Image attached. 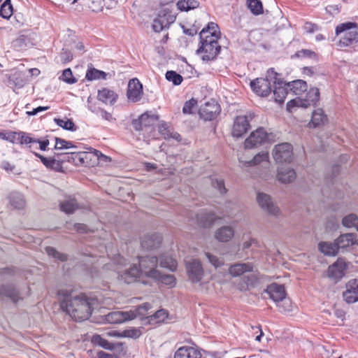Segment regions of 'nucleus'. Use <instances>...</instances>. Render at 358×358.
I'll return each mask as SVG.
<instances>
[{"label":"nucleus","mask_w":358,"mask_h":358,"mask_svg":"<svg viewBox=\"0 0 358 358\" xmlns=\"http://www.w3.org/2000/svg\"><path fill=\"white\" fill-rule=\"evenodd\" d=\"M247 3L252 14L257 15L262 13L263 6L259 0H248Z\"/></svg>","instance_id":"obj_44"},{"label":"nucleus","mask_w":358,"mask_h":358,"mask_svg":"<svg viewBox=\"0 0 358 358\" xmlns=\"http://www.w3.org/2000/svg\"><path fill=\"white\" fill-rule=\"evenodd\" d=\"M303 29L307 33L311 34L320 30V27L312 22H306L304 24Z\"/></svg>","instance_id":"obj_62"},{"label":"nucleus","mask_w":358,"mask_h":358,"mask_svg":"<svg viewBox=\"0 0 358 358\" xmlns=\"http://www.w3.org/2000/svg\"><path fill=\"white\" fill-rule=\"evenodd\" d=\"M0 296L8 298L13 302H17L19 299H22L18 290L11 285H2L0 287Z\"/></svg>","instance_id":"obj_26"},{"label":"nucleus","mask_w":358,"mask_h":358,"mask_svg":"<svg viewBox=\"0 0 358 358\" xmlns=\"http://www.w3.org/2000/svg\"><path fill=\"white\" fill-rule=\"evenodd\" d=\"M271 136L272 134L267 133L264 128L259 127L246 138L244 143L245 148L251 149L262 145L266 142L271 141Z\"/></svg>","instance_id":"obj_8"},{"label":"nucleus","mask_w":358,"mask_h":358,"mask_svg":"<svg viewBox=\"0 0 358 358\" xmlns=\"http://www.w3.org/2000/svg\"><path fill=\"white\" fill-rule=\"evenodd\" d=\"M320 98V90L317 87H311L306 95V99H301L299 97L293 99L287 103V109L292 112L295 107L307 108L310 106H315Z\"/></svg>","instance_id":"obj_6"},{"label":"nucleus","mask_w":358,"mask_h":358,"mask_svg":"<svg viewBox=\"0 0 358 358\" xmlns=\"http://www.w3.org/2000/svg\"><path fill=\"white\" fill-rule=\"evenodd\" d=\"M34 155L48 169L59 171L62 169V163L55 157H45L38 152H34Z\"/></svg>","instance_id":"obj_27"},{"label":"nucleus","mask_w":358,"mask_h":358,"mask_svg":"<svg viewBox=\"0 0 358 358\" xmlns=\"http://www.w3.org/2000/svg\"><path fill=\"white\" fill-rule=\"evenodd\" d=\"M275 303L279 308V311L281 313H289L292 310L293 306L292 301L289 299L286 298V296Z\"/></svg>","instance_id":"obj_49"},{"label":"nucleus","mask_w":358,"mask_h":358,"mask_svg":"<svg viewBox=\"0 0 358 358\" xmlns=\"http://www.w3.org/2000/svg\"><path fill=\"white\" fill-rule=\"evenodd\" d=\"M134 313L129 311H115L106 315V320L108 323L118 324L132 320Z\"/></svg>","instance_id":"obj_18"},{"label":"nucleus","mask_w":358,"mask_h":358,"mask_svg":"<svg viewBox=\"0 0 358 358\" xmlns=\"http://www.w3.org/2000/svg\"><path fill=\"white\" fill-rule=\"evenodd\" d=\"M335 34L340 36L337 43L339 48L352 46L358 43V24L352 22L341 23L336 27Z\"/></svg>","instance_id":"obj_3"},{"label":"nucleus","mask_w":358,"mask_h":358,"mask_svg":"<svg viewBox=\"0 0 358 358\" xmlns=\"http://www.w3.org/2000/svg\"><path fill=\"white\" fill-rule=\"evenodd\" d=\"M319 249L325 255L335 256L338 252V248L336 242H321L319 243Z\"/></svg>","instance_id":"obj_33"},{"label":"nucleus","mask_w":358,"mask_h":358,"mask_svg":"<svg viewBox=\"0 0 358 358\" xmlns=\"http://www.w3.org/2000/svg\"><path fill=\"white\" fill-rule=\"evenodd\" d=\"M222 217L217 215L213 211L202 210L196 214V219L200 226L206 228L210 227L217 219L222 218Z\"/></svg>","instance_id":"obj_17"},{"label":"nucleus","mask_w":358,"mask_h":358,"mask_svg":"<svg viewBox=\"0 0 358 358\" xmlns=\"http://www.w3.org/2000/svg\"><path fill=\"white\" fill-rule=\"evenodd\" d=\"M273 157L277 163H290L293 157V148L289 143H283L275 145Z\"/></svg>","instance_id":"obj_9"},{"label":"nucleus","mask_w":358,"mask_h":358,"mask_svg":"<svg viewBox=\"0 0 358 358\" xmlns=\"http://www.w3.org/2000/svg\"><path fill=\"white\" fill-rule=\"evenodd\" d=\"M45 250L48 256L52 257L55 259L59 260L61 262H65L67 260V256L65 254L59 252L54 248L47 247Z\"/></svg>","instance_id":"obj_51"},{"label":"nucleus","mask_w":358,"mask_h":358,"mask_svg":"<svg viewBox=\"0 0 358 358\" xmlns=\"http://www.w3.org/2000/svg\"><path fill=\"white\" fill-rule=\"evenodd\" d=\"M287 86L289 92L295 95L301 94L303 92H306L308 88L306 82L303 80H295L289 82L287 83Z\"/></svg>","instance_id":"obj_29"},{"label":"nucleus","mask_w":358,"mask_h":358,"mask_svg":"<svg viewBox=\"0 0 358 358\" xmlns=\"http://www.w3.org/2000/svg\"><path fill=\"white\" fill-rule=\"evenodd\" d=\"M13 14V6L10 0H5L0 8V16L8 19Z\"/></svg>","instance_id":"obj_48"},{"label":"nucleus","mask_w":358,"mask_h":358,"mask_svg":"<svg viewBox=\"0 0 358 358\" xmlns=\"http://www.w3.org/2000/svg\"><path fill=\"white\" fill-rule=\"evenodd\" d=\"M197 101L192 99L186 101L182 108V112L185 114H191L192 113V108L196 105Z\"/></svg>","instance_id":"obj_59"},{"label":"nucleus","mask_w":358,"mask_h":358,"mask_svg":"<svg viewBox=\"0 0 358 358\" xmlns=\"http://www.w3.org/2000/svg\"><path fill=\"white\" fill-rule=\"evenodd\" d=\"M74 147L75 146L71 141H68L58 137L55 138V150L68 149Z\"/></svg>","instance_id":"obj_55"},{"label":"nucleus","mask_w":358,"mask_h":358,"mask_svg":"<svg viewBox=\"0 0 358 358\" xmlns=\"http://www.w3.org/2000/svg\"><path fill=\"white\" fill-rule=\"evenodd\" d=\"M159 131L161 134L164 137V138H170L171 132L168 129V127L166 124H162L159 126Z\"/></svg>","instance_id":"obj_64"},{"label":"nucleus","mask_w":358,"mask_h":358,"mask_svg":"<svg viewBox=\"0 0 358 358\" xmlns=\"http://www.w3.org/2000/svg\"><path fill=\"white\" fill-rule=\"evenodd\" d=\"M162 238L158 234H152L144 236L142 239L141 247L146 250H153L159 246L162 243Z\"/></svg>","instance_id":"obj_22"},{"label":"nucleus","mask_w":358,"mask_h":358,"mask_svg":"<svg viewBox=\"0 0 358 358\" xmlns=\"http://www.w3.org/2000/svg\"><path fill=\"white\" fill-rule=\"evenodd\" d=\"M201 352L196 348L189 346H182L175 352L174 358H201Z\"/></svg>","instance_id":"obj_23"},{"label":"nucleus","mask_w":358,"mask_h":358,"mask_svg":"<svg viewBox=\"0 0 358 358\" xmlns=\"http://www.w3.org/2000/svg\"><path fill=\"white\" fill-rule=\"evenodd\" d=\"M355 235L354 234L348 233L341 234L336 241V243L339 248H345L354 243H356Z\"/></svg>","instance_id":"obj_31"},{"label":"nucleus","mask_w":358,"mask_h":358,"mask_svg":"<svg viewBox=\"0 0 358 358\" xmlns=\"http://www.w3.org/2000/svg\"><path fill=\"white\" fill-rule=\"evenodd\" d=\"M346 264L343 259H338L328 268V276L334 279H341L344 275Z\"/></svg>","instance_id":"obj_20"},{"label":"nucleus","mask_w":358,"mask_h":358,"mask_svg":"<svg viewBox=\"0 0 358 358\" xmlns=\"http://www.w3.org/2000/svg\"><path fill=\"white\" fill-rule=\"evenodd\" d=\"M185 268L188 278L192 282L196 283L202 280L204 270L199 260L192 259L186 262Z\"/></svg>","instance_id":"obj_11"},{"label":"nucleus","mask_w":358,"mask_h":358,"mask_svg":"<svg viewBox=\"0 0 358 358\" xmlns=\"http://www.w3.org/2000/svg\"><path fill=\"white\" fill-rule=\"evenodd\" d=\"M327 122V117L321 108H317L313 112L311 122L310 124L313 127L324 125Z\"/></svg>","instance_id":"obj_30"},{"label":"nucleus","mask_w":358,"mask_h":358,"mask_svg":"<svg viewBox=\"0 0 358 358\" xmlns=\"http://www.w3.org/2000/svg\"><path fill=\"white\" fill-rule=\"evenodd\" d=\"M168 317V313L164 309H160L157 310L155 313L152 315H150L147 318L148 319V322L150 324H157L163 322Z\"/></svg>","instance_id":"obj_37"},{"label":"nucleus","mask_w":358,"mask_h":358,"mask_svg":"<svg viewBox=\"0 0 358 358\" xmlns=\"http://www.w3.org/2000/svg\"><path fill=\"white\" fill-rule=\"evenodd\" d=\"M127 95V98L133 102L141 100L143 95V85L137 78L129 80Z\"/></svg>","instance_id":"obj_15"},{"label":"nucleus","mask_w":358,"mask_h":358,"mask_svg":"<svg viewBox=\"0 0 358 358\" xmlns=\"http://www.w3.org/2000/svg\"><path fill=\"white\" fill-rule=\"evenodd\" d=\"M266 292L275 303L279 302L280 299L285 298L286 296L284 286L277 283H272L268 285L266 289Z\"/></svg>","instance_id":"obj_19"},{"label":"nucleus","mask_w":358,"mask_h":358,"mask_svg":"<svg viewBox=\"0 0 358 358\" xmlns=\"http://www.w3.org/2000/svg\"><path fill=\"white\" fill-rule=\"evenodd\" d=\"M296 177L295 171L289 167H280L278 170V180L282 183L293 182Z\"/></svg>","instance_id":"obj_24"},{"label":"nucleus","mask_w":358,"mask_h":358,"mask_svg":"<svg viewBox=\"0 0 358 358\" xmlns=\"http://www.w3.org/2000/svg\"><path fill=\"white\" fill-rule=\"evenodd\" d=\"M106 76L107 74L106 72L92 68L87 71L85 78L88 80H106Z\"/></svg>","instance_id":"obj_39"},{"label":"nucleus","mask_w":358,"mask_h":358,"mask_svg":"<svg viewBox=\"0 0 358 358\" xmlns=\"http://www.w3.org/2000/svg\"><path fill=\"white\" fill-rule=\"evenodd\" d=\"M253 117L254 114L252 113L236 117L232 128L233 136L239 138L244 135L250 129V122Z\"/></svg>","instance_id":"obj_10"},{"label":"nucleus","mask_w":358,"mask_h":358,"mask_svg":"<svg viewBox=\"0 0 358 358\" xmlns=\"http://www.w3.org/2000/svg\"><path fill=\"white\" fill-rule=\"evenodd\" d=\"M269 155L268 152H262L256 155L250 161L245 162L248 166H252L263 164V166H268L269 164Z\"/></svg>","instance_id":"obj_32"},{"label":"nucleus","mask_w":358,"mask_h":358,"mask_svg":"<svg viewBox=\"0 0 358 358\" xmlns=\"http://www.w3.org/2000/svg\"><path fill=\"white\" fill-rule=\"evenodd\" d=\"M167 22H164V17L159 15L155 19L152 24V29L155 32H160L165 28H168Z\"/></svg>","instance_id":"obj_54"},{"label":"nucleus","mask_w":358,"mask_h":358,"mask_svg":"<svg viewBox=\"0 0 358 358\" xmlns=\"http://www.w3.org/2000/svg\"><path fill=\"white\" fill-rule=\"evenodd\" d=\"M218 26L217 24L214 22H210L208 23L206 28H203L200 34H199V38L201 40H203V38H206V36H215V37H217V31L218 30Z\"/></svg>","instance_id":"obj_40"},{"label":"nucleus","mask_w":358,"mask_h":358,"mask_svg":"<svg viewBox=\"0 0 358 358\" xmlns=\"http://www.w3.org/2000/svg\"><path fill=\"white\" fill-rule=\"evenodd\" d=\"M257 281V278L254 274L247 275L244 277V282L238 286V288L241 290H246L248 287H254Z\"/></svg>","instance_id":"obj_50"},{"label":"nucleus","mask_w":358,"mask_h":358,"mask_svg":"<svg viewBox=\"0 0 358 358\" xmlns=\"http://www.w3.org/2000/svg\"><path fill=\"white\" fill-rule=\"evenodd\" d=\"M346 289L343 293V297L348 303L358 301V279H352L346 284Z\"/></svg>","instance_id":"obj_16"},{"label":"nucleus","mask_w":358,"mask_h":358,"mask_svg":"<svg viewBox=\"0 0 358 358\" xmlns=\"http://www.w3.org/2000/svg\"><path fill=\"white\" fill-rule=\"evenodd\" d=\"M176 6L178 9L181 11H189L199 7V3L196 0H180Z\"/></svg>","instance_id":"obj_36"},{"label":"nucleus","mask_w":358,"mask_h":358,"mask_svg":"<svg viewBox=\"0 0 358 358\" xmlns=\"http://www.w3.org/2000/svg\"><path fill=\"white\" fill-rule=\"evenodd\" d=\"M220 113V105L214 100L206 102L199 111V115L205 120H214Z\"/></svg>","instance_id":"obj_13"},{"label":"nucleus","mask_w":358,"mask_h":358,"mask_svg":"<svg viewBox=\"0 0 358 358\" xmlns=\"http://www.w3.org/2000/svg\"><path fill=\"white\" fill-rule=\"evenodd\" d=\"M58 296L61 300L62 308L75 321L86 320L91 315L95 299L83 294L73 296L72 290L69 289L59 290Z\"/></svg>","instance_id":"obj_1"},{"label":"nucleus","mask_w":358,"mask_h":358,"mask_svg":"<svg viewBox=\"0 0 358 358\" xmlns=\"http://www.w3.org/2000/svg\"><path fill=\"white\" fill-rule=\"evenodd\" d=\"M78 208L77 203L74 199H70L62 202L60 208L67 214H71Z\"/></svg>","instance_id":"obj_47"},{"label":"nucleus","mask_w":358,"mask_h":358,"mask_svg":"<svg viewBox=\"0 0 358 358\" xmlns=\"http://www.w3.org/2000/svg\"><path fill=\"white\" fill-rule=\"evenodd\" d=\"M118 98V95L113 90L103 87L98 91L97 99L105 104L113 105Z\"/></svg>","instance_id":"obj_21"},{"label":"nucleus","mask_w":358,"mask_h":358,"mask_svg":"<svg viewBox=\"0 0 358 358\" xmlns=\"http://www.w3.org/2000/svg\"><path fill=\"white\" fill-rule=\"evenodd\" d=\"M234 231L232 227L224 226L217 230L215 237L220 242H227L234 236Z\"/></svg>","instance_id":"obj_28"},{"label":"nucleus","mask_w":358,"mask_h":358,"mask_svg":"<svg viewBox=\"0 0 358 358\" xmlns=\"http://www.w3.org/2000/svg\"><path fill=\"white\" fill-rule=\"evenodd\" d=\"M36 141V138L30 136V134L24 131H18L17 141V143L21 145L34 144Z\"/></svg>","instance_id":"obj_45"},{"label":"nucleus","mask_w":358,"mask_h":358,"mask_svg":"<svg viewBox=\"0 0 358 358\" xmlns=\"http://www.w3.org/2000/svg\"><path fill=\"white\" fill-rule=\"evenodd\" d=\"M160 266L174 271L177 268V261L173 257L163 255L160 258Z\"/></svg>","instance_id":"obj_38"},{"label":"nucleus","mask_w":358,"mask_h":358,"mask_svg":"<svg viewBox=\"0 0 358 358\" xmlns=\"http://www.w3.org/2000/svg\"><path fill=\"white\" fill-rule=\"evenodd\" d=\"M150 267L148 270H144L145 277L152 278L157 282H161L170 287H173L176 284V278L171 274H162L156 269L158 259L156 257L152 256L148 260Z\"/></svg>","instance_id":"obj_5"},{"label":"nucleus","mask_w":358,"mask_h":358,"mask_svg":"<svg viewBox=\"0 0 358 358\" xmlns=\"http://www.w3.org/2000/svg\"><path fill=\"white\" fill-rule=\"evenodd\" d=\"M98 115H99L101 118L107 120V121H113V117L111 115V113L107 112L106 110L101 108H99L98 107Z\"/></svg>","instance_id":"obj_61"},{"label":"nucleus","mask_w":358,"mask_h":358,"mask_svg":"<svg viewBox=\"0 0 358 358\" xmlns=\"http://www.w3.org/2000/svg\"><path fill=\"white\" fill-rule=\"evenodd\" d=\"M279 74L273 69L268 70V76L273 80V96L275 102L282 103L284 102L287 94L289 92L287 83L279 78Z\"/></svg>","instance_id":"obj_7"},{"label":"nucleus","mask_w":358,"mask_h":358,"mask_svg":"<svg viewBox=\"0 0 358 358\" xmlns=\"http://www.w3.org/2000/svg\"><path fill=\"white\" fill-rule=\"evenodd\" d=\"M60 59L62 63L66 64L72 60L73 55L70 51L62 49V51L60 53Z\"/></svg>","instance_id":"obj_60"},{"label":"nucleus","mask_w":358,"mask_h":358,"mask_svg":"<svg viewBox=\"0 0 358 358\" xmlns=\"http://www.w3.org/2000/svg\"><path fill=\"white\" fill-rule=\"evenodd\" d=\"M59 79L68 84H73L77 82V80L73 76L72 71L69 68L64 70Z\"/></svg>","instance_id":"obj_56"},{"label":"nucleus","mask_w":358,"mask_h":358,"mask_svg":"<svg viewBox=\"0 0 358 358\" xmlns=\"http://www.w3.org/2000/svg\"><path fill=\"white\" fill-rule=\"evenodd\" d=\"M55 122L60 127L68 131H76V127L73 122L70 119L55 118Z\"/></svg>","instance_id":"obj_43"},{"label":"nucleus","mask_w":358,"mask_h":358,"mask_svg":"<svg viewBox=\"0 0 358 358\" xmlns=\"http://www.w3.org/2000/svg\"><path fill=\"white\" fill-rule=\"evenodd\" d=\"M151 305L149 303H144L133 310H130L129 312L134 313V316L132 317V320L137 317H144L147 315L148 311L151 308Z\"/></svg>","instance_id":"obj_41"},{"label":"nucleus","mask_w":358,"mask_h":358,"mask_svg":"<svg viewBox=\"0 0 358 358\" xmlns=\"http://www.w3.org/2000/svg\"><path fill=\"white\" fill-rule=\"evenodd\" d=\"M253 265L251 263H239L231 265L229 268V273L234 277L240 276L246 272H252Z\"/></svg>","instance_id":"obj_25"},{"label":"nucleus","mask_w":358,"mask_h":358,"mask_svg":"<svg viewBox=\"0 0 358 358\" xmlns=\"http://www.w3.org/2000/svg\"><path fill=\"white\" fill-rule=\"evenodd\" d=\"M92 342L94 345H97L104 349L113 350L114 348L113 343L108 342L106 339L100 335H94L92 338Z\"/></svg>","instance_id":"obj_42"},{"label":"nucleus","mask_w":358,"mask_h":358,"mask_svg":"<svg viewBox=\"0 0 358 358\" xmlns=\"http://www.w3.org/2000/svg\"><path fill=\"white\" fill-rule=\"evenodd\" d=\"M141 331L137 329H125L122 331H112L109 335L116 337H127L132 338H137L141 336Z\"/></svg>","instance_id":"obj_34"},{"label":"nucleus","mask_w":358,"mask_h":358,"mask_svg":"<svg viewBox=\"0 0 358 358\" xmlns=\"http://www.w3.org/2000/svg\"><path fill=\"white\" fill-rule=\"evenodd\" d=\"M342 223L346 227H355L358 231V217L355 214H350L344 217Z\"/></svg>","instance_id":"obj_46"},{"label":"nucleus","mask_w":358,"mask_h":358,"mask_svg":"<svg viewBox=\"0 0 358 358\" xmlns=\"http://www.w3.org/2000/svg\"><path fill=\"white\" fill-rule=\"evenodd\" d=\"M18 132L9 131L7 133H1L0 138L10 143H15L17 141Z\"/></svg>","instance_id":"obj_58"},{"label":"nucleus","mask_w":358,"mask_h":358,"mask_svg":"<svg viewBox=\"0 0 358 358\" xmlns=\"http://www.w3.org/2000/svg\"><path fill=\"white\" fill-rule=\"evenodd\" d=\"M151 256L138 257L139 266L133 264L129 268L121 271V268L127 264V260L120 255H115L111 258L113 264L116 266L115 271L118 274L120 280L129 284L136 282L143 276H145L144 270H148L150 267L149 259Z\"/></svg>","instance_id":"obj_2"},{"label":"nucleus","mask_w":358,"mask_h":358,"mask_svg":"<svg viewBox=\"0 0 358 358\" xmlns=\"http://www.w3.org/2000/svg\"><path fill=\"white\" fill-rule=\"evenodd\" d=\"M166 78L172 82L175 85H178L182 82V77L173 71H168L166 73Z\"/></svg>","instance_id":"obj_52"},{"label":"nucleus","mask_w":358,"mask_h":358,"mask_svg":"<svg viewBox=\"0 0 358 358\" xmlns=\"http://www.w3.org/2000/svg\"><path fill=\"white\" fill-rule=\"evenodd\" d=\"M214 187L217 188L220 194H224L227 192V189L224 187V183L222 180H216L215 182H213Z\"/></svg>","instance_id":"obj_63"},{"label":"nucleus","mask_w":358,"mask_h":358,"mask_svg":"<svg viewBox=\"0 0 358 358\" xmlns=\"http://www.w3.org/2000/svg\"><path fill=\"white\" fill-rule=\"evenodd\" d=\"M205 255L210 264L215 268H219L224 264V260L222 258L218 257L217 256L214 255L210 252H206Z\"/></svg>","instance_id":"obj_53"},{"label":"nucleus","mask_w":358,"mask_h":358,"mask_svg":"<svg viewBox=\"0 0 358 358\" xmlns=\"http://www.w3.org/2000/svg\"><path fill=\"white\" fill-rule=\"evenodd\" d=\"M163 15H159L160 17H164V22H167V25L169 26L170 24L174 22L176 19V15L173 13L172 11L166 8L162 10Z\"/></svg>","instance_id":"obj_57"},{"label":"nucleus","mask_w":358,"mask_h":358,"mask_svg":"<svg viewBox=\"0 0 358 358\" xmlns=\"http://www.w3.org/2000/svg\"><path fill=\"white\" fill-rule=\"evenodd\" d=\"M218 37L208 36L203 40L200 39V46L196 50V54L203 62L215 59L221 50V45L217 41Z\"/></svg>","instance_id":"obj_4"},{"label":"nucleus","mask_w":358,"mask_h":358,"mask_svg":"<svg viewBox=\"0 0 358 358\" xmlns=\"http://www.w3.org/2000/svg\"><path fill=\"white\" fill-rule=\"evenodd\" d=\"M10 205L16 209L24 208L25 201L23 196L19 192H11L8 196Z\"/></svg>","instance_id":"obj_35"},{"label":"nucleus","mask_w":358,"mask_h":358,"mask_svg":"<svg viewBox=\"0 0 358 358\" xmlns=\"http://www.w3.org/2000/svg\"><path fill=\"white\" fill-rule=\"evenodd\" d=\"M271 83H273V80H271L268 76V72L265 78H258L250 82V87L252 91L257 95L261 96H267L271 92Z\"/></svg>","instance_id":"obj_12"},{"label":"nucleus","mask_w":358,"mask_h":358,"mask_svg":"<svg viewBox=\"0 0 358 358\" xmlns=\"http://www.w3.org/2000/svg\"><path fill=\"white\" fill-rule=\"evenodd\" d=\"M257 200L260 207L269 215L273 216L279 215L280 209L273 203L269 195L264 193H258Z\"/></svg>","instance_id":"obj_14"}]
</instances>
